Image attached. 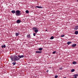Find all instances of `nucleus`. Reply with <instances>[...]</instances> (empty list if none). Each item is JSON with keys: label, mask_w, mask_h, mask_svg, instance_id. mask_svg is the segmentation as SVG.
Returning <instances> with one entry per match:
<instances>
[{"label": "nucleus", "mask_w": 78, "mask_h": 78, "mask_svg": "<svg viewBox=\"0 0 78 78\" xmlns=\"http://www.w3.org/2000/svg\"><path fill=\"white\" fill-rule=\"evenodd\" d=\"M78 25L77 26H76L75 27V28H74V30H78Z\"/></svg>", "instance_id": "5"}, {"label": "nucleus", "mask_w": 78, "mask_h": 78, "mask_svg": "<svg viewBox=\"0 0 78 78\" xmlns=\"http://www.w3.org/2000/svg\"><path fill=\"white\" fill-rule=\"evenodd\" d=\"M10 58L11 59L12 61H16L20 60V58L16 55L12 57V56H10Z\"/></svg>", "instance_id": "1"}, {"label": "nucleus", "mask_w": 78, "mask_h": 78, "mask_svg": "<svg viewBox=\"0 0 78 78\" xmlns=\"http://www.w3.org/2000/svg\"><path fill=\"white\" fill-rule=\"evenodd\" d=\"M32 29H33V30H38V28H36V27H33V28H32Z\"/></svg>", "instance_id": "4"}, {"label": "nucleus", "mask_w": 78, "mask_h": 78, "mask_svg": "<svg viewBox=\"0 0 78 78\" xmlns=\"http://www.w3.org/2000/svg\"><path fill=\"white\" fill-rule=\"evenodd\" d=\"M77 2H78V0H77Z\"/></svg>", "instance_id": "35"}, {"label": "nucleus", "mask_w": 78, "mask_h": 78, "mask_svg": "<svg viewBox=\"0 0 78 78\" xmlns=\"http://www.w3.org/2000/svg\"><path fill=\"white\" fill-rule=\"evenodd\" d=\"M72 42H68L67 43V44L68 45H69Z\"/></svg>", "instance_id": "13"}, {"label": "nucleus", "mask_w": 78, "mask_h": 78, "mask_svg": "<svg viewBox=\"0 0 78 78\" xmlns=\"http://www.w3.org/2000/svg\"><path fill=\"white\" fill-rule=\"evenodd\" d=\"M12 64H13V65H15L16 64V62H13V63H12Z\"/></svg>", "instance_id": "17"}, {"label": "nucleus", "mask_w": 78, "mask_h": 78, "mask_svg": "<svg viewBox=\"0 0 78 78\" xmlns=\"http://www.w3.org/2000/svg\"><path fill=\"white\" fill-rule=\"evenodd\" d=\"M73 76H74V77H76V76H76V75H73Z\"/></svg>", "instance_id": "27"}, {"label": "nucleus", "mask_w": 78, "mask_h": 78, "mask_svg": "<svg viewBox=\"0 0 78 78\" xmlns=\"http://www.w3.org/2000/svg\"><path fill=\"white\" fill-rule=\"evenodd\" d=\"M41 6H36V7H35V8H41Z\"/></svg>", "instance_id": "12"}, {"label": "nucleus", "mask_w": 78, "mask_h": 78, "mask_svg": "<svg viewBox=\"0 0 78 78\" xmlns=\"http://www.w3.org/2000/svg\"><path fill=\"white\" fill-rule=\"evenodd\" d=\"M73 78H76V77H74Z\"/></svg>", "instance_id": "31"}, {"label": "nucleus", "mask_w": 78, "mask_h": 78, "mask_svg": "<svg viewBox=\"0 0 78 78\" xmlns=\"http://www.w3.org/2000/svg\"><path fill=\"white\" fill-rule=\"evenodd\" d=\"M54 38V37H53V36H51L50 37V39L52 40Z\"/></svg>", "instance_id": "20"}, {"label": "nucleus", "mask_w": 78, "mask_h": 78, "mask_svg": "<svg viewBox=\"0 0 78 78\" xmlns=\"http://www.w3.org/2000/svg\"><path fill=\"white\" fill-rule=\"evenodd\" d=\"M48 72H49V70H48L46 71V73H48Z\"/></svg>", "instance_id": "28"}, {"label": "nucleus", "mask_w": 78, "mask_h": 78, "mask_svg": "<svg viewBox=\"0 0 78 78\" xmlns=\"http://www.w3.org/2000/svg\"><path fill=\"white\" fill-rule=\"evenodd\" d=\"M15 14L17 16H19L21 15L22 13H20V10H17L16 11Z\"/></svg>", "instance_id": "2"}, {"label": "nucleus", "mask_w": 78, "mask_h": 78, "mask_svg": "<svg viewBox=\"0 0 78 78\" xmlns=\"http://www.w3.org/2000/svg\"><path fill=\"white\" fill-rule=\"evenodd\" d=\"M2 48H5L6 46H5V45H2Z\"/></svg>", "instance_id": "10"}, {"label": "nucleus", "mask_w": 78, "mask_h": 78, "mask_svg": "<svg viewBox=\"0 0 78 78\" xmlns=\"http://www.w3.org/2000/svg\"><path fill=\"white\" fill-rule=\"evenodd\" d=\"M47 31V30H46V31Z\"/></svg>", "instance_id": "34"}, {"label": "nucleus", "mask_w": 78, "mask_h": 78, "mask_svg": "<svg viewBox=\"0 0 78 78\" xmlns=\"http://www.w3.org/2000/svg\"><path fill=\"white\" fill-rule=\"evenodd\" d=\"M20 34V33H16V36H17L18 35H19Z\"/></svg>", "instance_id": "11"}, {"label": "nucleus", "mask_w": 78, "mask_h": 78, "mask_svg": "<svg viewBox=\"0 0 78 78\" xmlns=\"http://www.w3.org/2000/svg\"><path fill=\"white\" fill-rule=\"evenodd\" d=\"M36 34V33H34L33 34V35H34V36H35Z\"/></svg>", "instance_id": "25"}, {"label": "nucleus", "mask_w": 78, "mask_h": 78, "mask_svg": "<svg viewBox=\"0 0 78 78\" xmlns=\"http://www.w3.org/2000/svg\"><path fill=\"white\" fill-rule=\"evenodd\" d=\"M62 67L60 68L59 69L60 70H62Z\"/></svg>", "instance_id": "29"}, {"label": "nucleus", "mask_w": 78, "mask_h": 78, "mask_svg": "<svg viewBox=\"0 0 78 78\" xmlns=\"http://www.w3.org/2000/svg\"><path fill=\"white\" fill-rule=\"evenodd\" d=\"M63 78H66V77H64Z\"/></svg>", "instance_id": "33"}, {"label": "nucleus", "mask_w": 78, "mask_h": 78, "mask_svg": "<svg viewBox=\"0 0 78 78\" xmlns=\"http://www.w3.org/2000/svg\"><path fill=\"white\" fill-rule=\"evenodd\" d=\"M73 64H74L75 65V64H76V62L74 61L73 62Z\"/></svg>", "instance_id": "18"}, {"label": "nucleus", "mask_w": 78, "mask_h": 78, "mask_svg": "<svg viewBox=\"0 0 78 78\" xmlns=\"http://www.w3.org/2000/svg\"><path fill=\"white\" fill-rule=\"evenodd\" d=\"M42 52L41 51H36V53L40 54Z\"/></svg>", "instance_id": "7"}, {"label": "nucleus", "mask_w": 78, "mask_h": 78, "mask_svg": "<svg viewBox=\"0 0 78 78\" xmlns=\"http://www.w3.org/2000/svg\"><path fill=\"white\" fill-rule=\"evenodd\" d=\"M18 57L20 59L21 58H23L24 57V56L23 55H19L18 56Z\"/></svg>", "instance_id": "3"}, {"label": "nucleus", "mask_w": 78, "mask_h": 78, "mask_svg": "<svg viewBox=\"0 0 78 78\" xmlns=\"http://www.w3.org/2000/svg\"><path fill=\"white\" fill-rule=\"evenodd\" d=\"M16 11L15 12V10H12V11H11V13L13 14L16 13Z\"/></svg>", "instance_id": "9"}, {"label": "nucleus", "mask_w": 78, "mask_h": 78, "mask_svg": "<svg viewBox=\"0 0 78 78\" xmlns=\"http://www.w3.org/2000/svg\"><path fill=\"white\" fill-rule=\"evenodd\" d=\"M21 22V20H18L16 21V23L18 24L20 23Z\"/></svg>", "instance_id": "6"}, {"label": "nucleus", "mask_w": 78, "mask_h": 78, "mask_svg": "<svg viewBox=\"0 0 78 78\" xmlns=\"http://www.w3.org/2000/svg\"><path fill=\"white\" fill-rule=\"evenodd\" d=\"M75 71V69H72V70H71V72H73Z\"/></svg>", "instance_id": "19"}, {"label": "nucleus", "mask_w": 78, "mask_h": 78, "mask_svg": "<svg viewBox=\"0 0 78 78\" xmlns=\"http://www.w3.org/2000/svg\"><path fill=\"white\" fill-rule=\"evenodd\" d=\"M56 52V51H53V52H52V54L55 55V53Z\"/></svg>", "instance_id": "21"}, {"label": "nucleus", "mask_w": 78, "mask_h": 78, "mask_svg": "<svg viewBox=\"0 0 78 78\" xmlns=\"http://www.w3.org/2000/svg\"><path fill=\"white\" fill-rule=\"evenodd\" d=\"M27 37L28 38H30V34H27Z\"/></svg>", "instance_id": "16"}, {"label": "nucleus", "mask_w": 78, "mask_h": 78, "mask_svg": "<svg viewBox=\"0 0 78 78\" xmlns=\"http://www.w3.org/2000/svg\"><path fill=\"white\" fill-rule=\"evenodd\" d=\"M42 50V48H39V50L40 51H41Z\"/></svg>", "instance_id": "23"}, {"label": "nucleus", "mask_w": 78, "mask_h": 78, "mask_svg": "<svg viewBox=\"0 0 78 78\" xmlns=\"http://www.w3.org/2000/svg\"><path fill=\"white\" fill-rule=\"evenodd\" d=\"M34 31L35 33H37L38 31V30H33Z\"/></svg>", "instance_id": "15"}, {"label": "nucleus", "mask_w": 78, "mask_h": 78, "mask_svg": "<svg viewBox=\"0 0 78 78\" xmlns=\"http://www.w3.org/2000/svg\"><path fill=\"white\" fill-rule=\"evenodd\" d=\"M75 34L77 35L78 34V31H75Z\"/></svg>", "instance_id": "14"}, {"label": "nucleus", "mask_w": 78, "mask_h": 78, "mask_svg": "<svg viewBox=\"0 0 78 78\" xmlns=\"http://www.w3.org/2000/svg\"><path fill=\"white\" fill-rule=\"evenodd\" d=\"M64 37V35L62 34V35H61V37Z\"/></svg>", "instance_id": "24"}, {"label": "nucleus", "mask_w": 78, "mask_h": 78, "mask_svg": "<svg viewBox=\"0 0 78 78\" xmlns=\"http://www.w3.org/2000/svg\"><path fill=\"white\" fill-rule=\"evenodd\" d=\"M29 12V11L28 10H27L26 11V13H28V12Z\"/></svg>", "instance_id": "22"}, {"label": "nucleus", "mask_w": 78, "mask_h": 78, "mask_svg": "<svg viewBox=\"0 0 78 78\" xmlns=\"http://www.w3.org/2000/svg\"><path fill=\"white\" fill-rule=\"evenodd\" d=\"M76 44H73V45H72V47H74L76 46Z\"/></svg>", "instance_id": "8"}, {"label": "nucleus", "mask_w": 78, "mask_h": 78, "mask_svg": "<svg viewBox=\"0 0 78 78\" xmlns=\"http://www.w3.org/2000/svg\"><path fill=\"white\" fill-rule=\"evenodd\" d=\"M55 78H57L58 77V76L57 75H56L55 76V77H54Z\"/></svg>", "instance_id": "26"}, {"label": "nucleus", "mask_w": 78, "mask_h": 78, "mask_svg": "<svg viewBox=\"0 0 78 78\" xmlns=\"http://www.w3.org/2000/svg\"><path fill=\"white\" fill-rule=\"evenodd\" d=\"M75 75L76 76H78V74H75Z\"/></svg>", "instance_id": "30"}, {"label": "nucleus", "mask_w": 78, "mask_h": 78, "mask_svg": "<svg viewBox=\"0 0 78 78\" xmlns=\"http://www.w3.org/2000/svg\"><path fill=\"white\" fill-rule=\"evenodd\" d=\"M49 68V69H51V67H50Z\"/></svg>", "instance_id": "32"}]
</instances>
